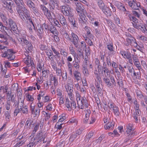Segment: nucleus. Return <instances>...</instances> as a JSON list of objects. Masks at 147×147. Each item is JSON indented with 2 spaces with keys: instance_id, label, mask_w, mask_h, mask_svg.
Returning a JSON list of instances; mask_svg holds the SVG:
<instances>
[{
  "instance_id": "f257e3e1",
  "label": "nucleus",
  "mask_w": 147,
  "mask_h": 147,
  "mask_svg": "<svg viewBox=\"0 0 147 147\" xmlns=\"http://www.w3.org/2000/svg\"><path fill=\"white\" fill-rule=\"evenodd\" d=\"M0 17L3 22L7 25H9L11 29L16 34L20 33V30L18 29L16 22L10 18H8L6 15L0 12Z\"/></svg>"
},
{
  "instance_id": "f03ea898",
  "label": "nucleus",
  "mask_w": 147,
  "mask_h": 147,
  "mask_svg": "<svg viewBox=\"0 0 147 147\" xmlns=\"http://www.w3.org/2000/svg\"><path fill=\"white\" fill-rule=\"evenodd\" d=\"M46 133L45 132L39 131L37 134L36 137L34 139L33 141L28 144L29 147H32L40 143L42 141L43 143L47 141Z\"/></svg>"
},
{
  "instance_id": "7ed1b4c3",
  "label": "nucleus",
  "mask_w": 147,
  "mask_h": 147,
  "mask_svg": "<svg viewBox=\"0 0 147 147\" xmlns=\"http://www.w3.org/2000/svg\"><path fill=\"white\" fill-rule=\"evenodd\" d=\"M126 126L127 130L125 135L126 137V139L125 142H127L136 135V133L134 129L133 124L131 123L127 124Z\"/></svg>"
},
{
  "instance_id": "20e7f679",
  "label": "nucleus",
  "mask_w": 147,
  "mask_h": 147,
  "mask_svg": "<svg viewBox=\"0 0 147 147\" xmlns=\"http://www.w3.org/2000/svg\"><path fill=\"white\" fill-rule=\"evenodd\" d=\"M3 51L4 53L2 55V57H7L10 61L15 59V56L14 55L15 53L13 51L12 49H8L7 48L6 49V50H3Z\"/></svg>"
},
{
  "instance_id": "39448f33",
  "label": "nucleus",
  "mask_w": 147,
  "mask_h": 147,
  "mask_svg": "<svg viewBox=\"0 0 147 147\" xmlns=\"http://www.w3.org/2000/svg\"><path fill=\"white\" fill-rule=\"evenodd\" d=\"M74 4L76 6V10L79 15L82 14V13L84 14H87L86 11L84 9V7L81 3L78 2H75Z\"/></svg>"
},
{
  "instance_id": "423d86ee",
  "label": "nucleus",
  "mask_w": 147,
  "mask_h": 147,
  "mask_svg": "<svg viewBox=\"0 0 147 147\" xmlns=\"http://www.w3.org/2000/svg\"><path fill=\"white\" fill-rule=\"evenodd\" d=\"M78 104L79 108L81 109H83L84 108V107L86 108H88L90 106L88 104V101L85 97H83L81 99L80 102L78 103Z\"/></svg>"
},
{
  "instance_id": "0eeeda50",
  "label": "nucleus",
  "mask_w": 147,
  "mask_h": 147,
  "mask_svg": "<svg viewBox=\"0 0 147 147\" xmlns=\"http://www.w3.org/2000/svg\"><path fill=\"white\" fill-rule=\"evenodd\" d=\"M61 10L63 14L66 16H69L72 13L71 7L68 5L61 6Z\"/></svg>"
},
{
  "instance_id": "6e6552de",
  "label": "nucleus",
  "mask_w": 147,
  "mask_h": 147,
  "mask_svg": "<svg viewBox=\"0 0 147 147\" xmlns=\"http://www.w3.org/2000/svg\"><path fill=\"white\" fill-rule=\"evenodd\" d=\"M12 1L10 0H4L3 1V6L6 9L9 10V12L11 13L13 10L11 9V3Z\"/></svg>"
},
{
  "instance_id": "1a4fd4ad",
  "label": "nucleus",
  "mask_w": 147,
  "mask_h": 147,
  "mask_svg": "<svg viewBox=\"0 0 147 147\" xmlns=\"http://www.w3.org/2000/svg\"><path fill=\"white\" fill-rule=\"evenodd\" d=\"M126 41L127 43H126V45L127 46L130 45L131 46L137 47L138 45V44L136 42V39L133 37L127 38L126 39Z\"/></svg>"
},
{
  "instance_id": "9d476101",
  "label": "nucleus",
  "mask_w": 147,
  "mask_h": 147,
  "mask_svg": "<svg viewBox=\"0 0 147 147\" xmlns=\"http://www.w3.org/2000/svg\"><path fill=\"white\" fill-rule=\"evenodd\" d=\"M40 7L44 14L47 17L48 19H51L52 17V16L51 12L44 5H40Z\"/></svg>"
},
{
  "instance_id": "9b49d317",
  "label": "nucleus",
  "mask_w": 147,
  "mask_h": 147,
  "mask_svg": "<svg viewBox=\"0 0 147 147\" xmlns=\"http://www.w3.org/2000/svg\"><path fill=\"white\" fill-rule=\"evenodd\" d=\"M71 35L73 39H71V41H70L73 43L76 48H77L78 46L79 38L78 36L74 32L71 33Z\"/></svg>"
},
{
  "instance_id": "f8f14e48",
  "label": "nucleus",
  "mask_w": 147,
  "mask_h": 147,
  "mask_svg": "<svg viewBox=\"0 0 147 147\" xmlns=\"http://www.w3.org/2000/svg\"><path fill=\"white\" fill-rule=\"evenodd\" d=\"M129 5L132 9L134 10L138 9L139 7L140 6L139 3H136L134 0L130 1L128 2Z\"/></svg>"
},
{
  "instance_id": "ddd939ff",
  "label": "nucleus",
  "mask_w": 147,
  "mask_h": 147,
  "mask_svg": "<svg viewBox=\"0 0 147 147\" xmlns=\"http://www.w3.org/2000/svg\"><path fill=\"white\" fill-rule=\"evenodd\" d=\"M102 69L101 71H100L101 72H104L105 74V76L108 77L110 75L111 71H110L107 68V65L105 62H104L103 63Z\"/></svg>"
},
{
  "instance_id": "4468645a",
  "label": "nucleus",
  "mask_w": 147,
  "mask_h": 147,
  "mask_svg": "<svg viewBox=\"0 0 147 147\" xmlns=\"http://www.w3.org/2000/svg\"><path fill=\"white\" fill-rule=\"evenodd\" d=\"M66 106L68 109H75L76 108V102L73 101H70L68 99H66Z\"/></svg>"
},
{
  "instance_id": "2eb2a0df",
  "label": "nucleus",
  "mask_w": 147,
  "mask_h": 147,
  "mask_svg": "<svg viewBox=\"0 0 147 147\" xmlns=\"http://www.w3.org/2000/svg\"><path fill=\"white\" fill-rule=\"evenodd\" d=\"M7 100L9 101H11L15 103L16 102L15 96L12 94L11 91H9L7 93Z\"/></svg>"
},
{
  "instance_id": "dca6fc26",
  "label": "nucleus",
  "mask_w": 147,
  "mask_h": 147,
  "mask_svg": "<svg viewBox=\"0 0 147 147\" xmlns=\"http://www.w3.org/2000/svg\"><path fill=\"white\" fill-rule=\"evenodd\" d=\"M109 108L111 111H112L114 114L116 116H119V108L113 104L110 103Z\"/></svg>"
},
{
  "instance_id": "f3484780",
  "label": "nucleus",
  "mask_w": 147,
  "mask_h": 147,
  "mask_svg": "<svg viewBox=\"0 0 147 147\" xmlns=\"http://www.w3.org/2000/svg\"><path fill=\"white\" fill-rule=\"evenodd\" d=\"M87 15V14H84V13L83 15L82 14L79 15L80 17V18L79 19V21L81 24L84 26L86 25V23L87 22V19L85 16V15Z\"/></svg>"
},
{
  "instance_id": "a211bd4d",
  "label": "nucleus",
  "mask_w": 147,
  "mask_h": 147,
  "mask_svg": "<svg viewBox=\"0 0 147 147\" xmlns=\"http://www.w3.org/2000/svg\"><path fill=\"white\" fill-rule=\"evenodd\" d=\"M50 3H49V5L50 9H54L55 8H57L58 7L57 0H50Z\"/></svg>"
},
{
  "instance_id": "6ab92c4d",
  "label": "nucleus",
  "mask_w": 147,
  "mask_h": 147,
  "mask_svg": "<svg viewBox=\"0 0 147 147\" xmlns=\"http://www.w3.org/2000/svg\"><path fill=\"white\" fill-rule=\"evenodd\" d=\"M107 77L105 76L103 79L104 83L109 87L112 88L113 86L110 81V79L107 78Z\"/></svg>"
},
{
  "instance_id": "aec40b11",
  "label": "nucleus",
  "mask_w": 147,
  "mask_h": 147,
  "mask_svg": "<svg viewBox=\"0 0 147 147\" xmlns=\"http://www.w3.org/2000/svg\"><path fill=\"white\" fill-rule=\"evenodd\" d=\"M67 16L68 17L69 20V22L71 23V24L74 27H76V24L75 23V21L74 18L72 13Z\"/></svg>"
},
{
  "instance_id": "412c9836",
  "label": "nucleus",
  "mask_w": 147,
  "mask_h": 147,
  "mask_svg": "<svg viewBox=\"0 0 147 147\" xmlns=\"http://www.w3.org/2000/svg\"><path fill=\"white\" fill-rule=\"evenodd\" d=\"M120 53L124 57V58H127L131 56V54L127 51H120Z\"/></svg>"
},
{
  "instance_id": "4be33fe9",
  "label": "nucleus",
  "mask_w": 147,
  "mask_h": 147,
  "mask_svg": "<svg viewBox=\"0 0 147 147\" xmlns=\"http://www.w3.org/2000/svg\"><path fill=\"white\" fill-rule=\"evenodd\" d=\"M115 4L117 6V8L120 10L123 11H126V9L124 6L123 5V4L121 2L119 1L115 3Z\"/></svg>"
},
{
  "instance_id": "5701e85b",
  "label": "nucleus",
  "mask_w": 147,
  "mask_h": 147,
  "mask_svg": "<svg viewBox=\"0 0 147 147\" xmlns=\"http://www.w3.org/2000/svg\"><path fill=\"white\" fill-rule=\"evenodd\" d=\"M102 10L103 12L106 15L109 16H111V11L109 7L105 6Z\"/></svg>"
},
{
  "instance_id": "b1692460",
  "label": "nucleus",
  "mask_w": 147,
  "mask_h": 147,
  "mask_svg": "<svg viewBox=\"0 0 147 147\" xmlns=\"http://www.w3.org/2000/svg\"><path fill=\"white\" fill-rule=\"evenodd\" d=\"M17 6L18 7V9H17V11L20 17L23 20H25V18L24 17V15H23V12L22 10H21V8H22V6L21 5Z\"/></svg>"
},
{
  "instance_id": "393cba45",
  "label": "nucleus",
  "mask_w": 147,
  "mask_h": 147,
  "mask_svg": "<svg viewBox=\"0 0 147 147\" xmlns=\"http://www.w3.org/2000/svg\"><path fill=\"white\" fill-rule=\"evenodd\" d=\"M66 90L68 93V94L69 97H72V92H73V86H66L65 87Z\"/></svg>"
},
{
  "instance_id": "a878e982",
  "label": "nucleus",
  "mask_w": 147,
  "mask_h": 147,
  "mask_svg": "<svg viewBox=\"0 0 147 147\" xmlns=\"http://www.w3.org/2000/svg\"><path fill=\"white\" fill-rule=\"evenodd\" d=\"M114 127V125L112 122H108L104 125V128L106 129H113Z\"/></svg>"
},
{
  "instance_id": "bb28decb",
  "label": "nucleus",
  "mask_w": 147,
  "mask_h": 147,
  "mask_svg": "<svg viewBox=\"0 0 147 147\" xmlns=\"http://www.w3.org/2000/svg\"><path fill=\"white\" fill-rule=\"evenodd\" d=\"M49 30L50 31L51 33L53 34H57L58 32L56 28L52 25L50 26L49 28Z\"/></svg>"
},
{
  "instance_id": "cd10ccee",
  "label": "nucleus",
  "mask_w": 147,
  "mask_h": 147,
  "mask_svg": "<svg viewBox=\"0 0 147 147\" xmlns=\"http://www.w3.org/2000/svg\"><path fill=\"white\" fill-rule=\"evenodd\" d=\"M59 20L60 23L62 24L63 26L65 27H66L67 26V23L65 19L63 16H62V17H61Z\"/></svg>"
},
{
  "instance_id": "c85d7f7f",
  "label": "nucleus",
  "mask_w": 147,
  "mask_h": 147,
  "mask_svg": "<svg viewBox=\"0 0 147 147\" xmlns=\"http://www.w3.org/2000/svg\"><path fill=\"white\" fill-rule=\"evenodd\" d=\"M75 79L77 80H80L81 79V75L80 73L78 71H75L74 73Z\"/></svg>"
},
{
  "instance_id": "c756f323",
  "label": "nucleus",
  "mask_w": 147,
  "mask_h": 147,
  "mask_svg": "<svg viewBox=\"0 0 147 147\" xmlns=\"http://www.w3.org/2000/svg\"><path fill=\"white\" fill-rule=\"evenodd\" d=\"M97 88V91L98 92V94L99 96H101L103 94L102 90V88L100 87V84L98 83L95 85Z\"/></svg>"
},
{
  "instance_id": "7c9ffc66",
  "label": "nucleus",
  "mask_w": 147,
  "mask_h": 147,
  "mask_svg": "<svg viewBox=\"0 0 147 147\" xmlns=\"http://www.w3.org/2000/svg\"><path fill=\"white\" fill-rule=\"evenodd\" d=\"M24 98H20L18 99V106H19L20 107V108H21V109H22V107H24Z\"/></svg>"
},
{
  "instance_id": "2f4dec72",
  "label": "nucleus",
  "mask_w": 147,
  "mask_h": 147,
  "mask_svg": "<svg viewBox=\"0 0 147 147\" xmlns=\"http://www.w3.org/2000/svg\"><path fill=\"white\" fill-rule=\"evenodd\" d=\"M47 55L49 56V58L51 59L53 58V57L54 56L53 53L51 50L49 49H47L45 51Z\"/></svg>"
},
{
  "instance_id": "473e14b6",
  "label": "nucleus",
  "mask_w": 147,
  "mask_h": 147,
  "mask_svg": "<svg viewBox=\"0 0 147 147\" xmlns=\"http://www.w3.org/2000/svg\"><path fill=\"white\" fill-rule=\"evenodd\" d=\"M95 63L96 66L97 67V68L98 69V71H101L102 68L101 66L100 65V61L97 58H96L95 59Z\"/></svg>"
},
{
  "instance_id": "72a5a7b5",
  "label": "nucleus",
  "mask_w": 147,
  "mask_h": 147,
  "mask_svg": "<svg viewBox=\"0 0 147 147\" xmlns=\"http://www.w3.org/2000/svg\"><path fill=\"white\" fill-rule=\"evenodd\" d=\"M79 138L77 134H76L75 133H73L70 136L69 138V141L71 142H73L76 138L78 139Z\"/></svg>"
},
{
  "instance_id": "f704fd0d",
  "label": "nucleus",
  "mask_w": 147,
  "mask_h": 147,
  "mask_svg": "<svg viewBox=\"0 0 147 147\" xmlns=\"http://www.w3.org/2000/svg\"><path fill=\"white\" fill-rule=\"evenodd\" d=\"M8 87L7 86H2L0 87V92H2L3 94L7 92Z\"/></svg>"
},
{
  "instance_id": "c9c22d12",
  "label": "nucleus",
  "mask_w": 147,
  "mask_h": 147,
  "mask_svg": "<svg viewBox=\"0 0 147 147\" xmlns=\"http://www.w3.org/2000/svg\"><path fill=\"white\" fill-rule=\"evenodd\" d=\"M25 3L29 7L32 8L34 6H35L34 3L31 0H26Z\"/></svg>"
},
{
  "instance_id": "e433bc0d",
  "label": "nucleus",
  "mask_w": 147,
  "mask_h": 147,
  "mask_svg": "<svg viewBox=\"0 0 147 147\" xmlns=\"http://www.w3.org/2000/svg\"><path fill=\"white\" fill-rule=\"evenodd\" d=\"M20 110L22 111V113L24 114L27 115L28 113V107L26 106H24L22 109L20 108Z\"/></svg>"
},
{
  "instance_id": "4c0bfd02",
  "label": "nucleus",
  "mask_w": 147,
  "mask_h": 147,
  "mask_svg": "<svg viewBox=\"0 0 147 147\" xmlns=\"http://www.w3.org/2000/svg\"><path fill=\"white\" fill-rule=\"evenodd\" d=\"M0 38L4 40L2 42H3L5 45L8 44V43L7 41V38L3 34H0Z\"/></svg>"
},
{
  "instance_id": "58836bf2",
  "label": "nucleus",
  "mask_w": 147,
  "mask_h": 147,
  "mask_svg": "<svg viewBox=\"0 0 147 147\" xmlns=\"http://www.w3.org/2000/svg\"><path fill=\"white\" fill-rule=\"evenodd\" d=\"M82 71L85 76H87L88 75V71L85 65H83Z\"/></svg>"
},
{
  "instance_id": "ea45409f",
  "label": "nucleus",
  "mask_w": 147,
  "mask_h": 147,
  "mask_svg": "<svg viewBox=\"0 0 147 147\" xmlns=\"http://www.w3.org/2000/svg\"><path fill=\"white\" fill-rule=\"evenodd\" d=\"M136 93L138 98L140 99H142L144 97L143 95L142 94V92L140 90H137L136 91Z\"/></svg>"
},
{
  "instance_id": "a19ab883",
  "label": "nucleus",
  "mask_w": 147,
  "mask_h": 147,
  "mask_svg": "<svg viewBox=\"0 0 147 147\" xmlns=\"http://www.w3.org/2000/svg\"><path fill=\"white\" fill-rule=\"evenodd\" d=\"M105 57L106 60L107 65L109 66H111V60L110 57L109 55H108L106 56Z\"/></svg>"
},
{
  "instance_id": "79ce46f5",
  "label": "nucleus",
  "mask_w": 147,
  "mask_h": 147,
  "mask_svg": "<svg viewBox=\"0 0 147 147\" xmlns=\"http://www.w3.org/2000/svg\"><path fill=\"white\" fill-rule=\"evenodd\" d=\"M16 4L17 6H19L20 5H23L24 3L22 0H13Z\"/></svg>"
},
{
  "instance_id": "37998d69",
  "label": "nucleus",
  "mask_w": 147,
  "mask_h": 147,
  "mask_svg": "<svg viewBox=\"0 0 147 147\" xmlns=\"http://www.w3.org/2000/svg\"><path fill=\"white\" fill-rule=\"evenodd\" d=\"M106 20L108 26L110 27V28L111 29H114L113 26L114 25V24H113L112 22L110 20L106 19Z\"/></svg>"
},
{
  "instance_id": "c03bdc74",
  "label": "nucleus",
  "mask_w": 147,
  "mask_h": 147,
  "mask_svg": "<svg viewBox=\"0 0 147 147\" xmlns=\"http://www.w3.org/2000/svg\"><path fill=\"white\" fill-rule=\"evenodd\" d=\"M43 114L44 115L45 118V121H47L50 117V115H51L49 113H46L45 111H43Z\"/></svg>"
},
{
  "instance_id": "a18cd8bd",
  "label": "nucleus",
  "mask_w": 147,
  "mask_h": 147,
  "mask_svg": "<svg viewBox=\"0 0 147 147\" xmlns=\"http://www.w3.org/2000/svg\"><path fill=\"white\" fill-rule=\"evenodd\" d=\"M76 100L77 102V103L78 104V103L80 102L82 98H81V96L78 92H76Z\"/></svg>"
},
{
  "instance_id": "49530a36",
  "label": "nucleus",
  "mask_w": 147,
  "mask_h": 147,
  "mask_svg": "<svg viewBox=\"0 0 147 147\" xmlns=\"http://www.w3.org/2000/svg\"><path fill=\"white\" fill-rule=\"evenodd\" d=\"M107 49L110 51H113L114 54L115 53V51H113L114 47L112 44H109L107 45Z\"/></svg>"
},
{
  "instance_id": "de8ad7c7",
  "label": "nucleus",
  "mask_w": 147,
  "mask_h": 147,
  "mask_svg": "<svg viewBox=\"0 0 147 147\" xmlns=\"http://www.w3.org/2000/svg\"><path fill=\"white\" fill-rule=\"evenodd\" d=\"M134 63V65L138 68L139 70H140L141 69H142L140 63L138 60Z\"/></svg>"
},
{
  "instance_id": "09e8293b",
  "label": "nucleus",
  "mask_w": 147,
  "mask_h": 147,
  "mask_svg": "<svg viewBox=\"0 0 147 147\" xmlns=\"http://www.w3.org/2000/svg\"><path fill=\"white\" fill-rule=\"evenodd\" d=\"M10 111H6L5 113V119L6 121H9V118L10 117Z\"/></svg>"
},
{
  "instance_id": "8fccbe9b",
  "label": "nucleus",
  "mask_w": 147,
  "mask_h": 147,
  "mask_svg": "<svg viewBox=\"0 0 147 147\" xmlns=\"http://www.w3.org/2000/svg\"><path fill=\"white\" fill-rule=\"evenodd\" d=\"M51 49H52L53 51V52L54 53L56 54V55H54V56L56 58V56H57L58 57H60L59 56V53L52 46L51 47Z\"/></svg>"
},
{
  "instance_id": "3c124183",
  "label": "nucleus",
  "mask_w": 147,
  "mask_h": 147,
  "mask_svg": "<svg viewBox=\"0 0 147 147\" xmlns=\"http://www.w3.org/2000/svg\"><path fill=\"white\" fill-rule=\"evenodd\" d=\"M140 29L143 33H147V29L144 26H140L139 28Z\"/></svg>"
},
{
  "instance_id": "603ef678",
  "label": "nucleus",
  "mask_w": 147,
  "mask_h": 147,
  "mask_svg": "<svg viewBox=\"0 0 147 147\" xmlns=\"http://www.w3.org/2000/svg\"><path fill=\"white\" fill-rule=\"evenodd\" d=\"M51 81H54L53 84L55 86H56L58 84V80L56 78V77H54L53 78H51L50 79Z\"/></svg>"
},
{
  "instance_id": "864d4df0",
  "label": "nucleus",
  "mask_w": 147,
  "mask_h": 147,
  "mask_svg": "<svg viewBox=\"0 0 147 147\" xmlns=\"http://www.w3.org/2000/svg\"><path fill=\"white\" fill-rule=\"evenodd\" d=\"M98 5L100 8L101 9H102L104 7H105L104 3L101 0L100 1L98 2Z\"/></svg>"
},
{
  "instance_id": "5fc2aeb1",
  "label": "nucleus",
  "mask_w": 147,
  "mask_h": 147,
  "mask_svg": "<svg viewBox=\"0 0 147 147\" xmlns=\"http://www.w3.org/2000/svg\"><path fill=\"white\" fill-rule=\"evenodd\" d=\"M28 21V22L30 23L33 26V28H34V25L33 24V21L32 20V19L31 18V17H30V16H29L28 17H26L25 18Z\"/></svg>"
},
{
  "instance_id": "6e6d98bb",
  "label": "nucleus",
  "mask_w": 147,
  "mask_h": 147,
  "mask_svg": "<svg viewBox=\"0 0 147 147\" xmlns=\"http://www.w3.org/2000/svg\"><path fill=\"white\" fill-rule=\"evenodd\" d=\"M68 80L66 86H73L72 80H71L70 78H68Z\"/></svg>"
},
{
  "instance_id": "4d7b16f0",
  "label": "nucleus",
  "mask_w": 147,
  "mask_h": 147,
  "mask_svg": "<svg viewBox=\"0 0 147 147\" xmlns=\"http://www.w3.org/2000/svg\"><path fill=\"white\" fill-rule=\"evenodd\" d=\"M26 48L29 51H30V52L32 51L33 47L31 42L26 46Z\"/></svg>"
},
{
  "instance_id": "13d9d810",
  "label": "nucleus",
  "mask_w": 147,
  "mask_h": 147,
  "mask_svg": "<svg viewBox=\"0 0 147 147\" xmlns=\"http://www.w3.org/2000/svg\"><path fill=\"white\" fill-rule=\"evenodd\" d=\"M5 45L3 42V43H0V50H2V52L3 53V50H6V49L7 48V47L5 46Z\"/></svg>"
},
{
  "instance_id": "bf43d9fd",
  "label": "nucleus",
  "mask_w": 147,
  "mask_h": 147,
  "mask_svg": "<svg viewBox=\"0 0 147 147\" xmlns=\"http://www.w3.org/2000/svg\"><path fill=\"white\" fill-rule=\"evenodd\" d=\"M40 109H35L33 114L35 115V116H39L40 111Z\"/></svg>"
},
{
  "instance_id": "052dcab7",
  "label": "nucleus",
  "mask_w": 147,
  "mask_h": 147,
  "mask_svg": "<svg viewBox=\"0 0 147 147\" xmlns=\"http://www.w3.org/2000/svg\"><path fill=\"white\" fill-rule=\"evenodd\" d=\"M23 15L25 18L30 16V12L28 10L23 12Z\"/></svg>"
},
{
  "instance_id": "680f3d73",
  "label": "nucleus",
  "mask_w": 147,
  "mask_h": 147,
  "mask_svg": "<svg viewBox=\"0 0 147 147\" xmlns=\"http://www.w3.org/2000/svg\"><path fill=\"white\" fill-rule=\"evenodd\" d=\"M2 29L4 30H6L7 31H5V32L6 34H7V32H9V33H10L11 32H12V31L10 29H9L8 28L6 27L5 26H3Z\"/></svg>"
},
{
  "instance_id": "e2e57ef3",
  "label": "nucleus",
  "mask_w": 147,
  "mask_h": 147,
  "mask_svg": "<svg viewBox=\"0 0 147 147\" xmlns=\"http://www.w3.org/2000/svg\"><path fill=\"white\" fill-rule=\"evenodd\" d=\"M18 109H16L14 112V115L15 116H17V114L18 113H19L21 111L20 108H19L18 106Z\"/></svg>"
},
{
  "instance_id": "0e129e2a",
  "label": "nucleus",
  "mask_w": 147,
  "mask_h": 147,
  "mask_svg": "<svg viewBox=\"0 0 147 147\" xmlns=\"http://www.w3.org/2000/svg\"><path fill=\"white\" fill-rule=\"evenodd\" d=\"M49 70H42V76L45 77H48V73H49Z\"/></svg>"
},
{
  "instance_id": "69168bd1",
  "label": "nucleus",
  "mask_w": 147,
  "mask_h": 147,
  "mask_svg": "<svg viewBox=\"0 0 147 147\" xmlns=\"http://www.w3.org/2000/svg\"><path fill=\"white\" fill-rule=\"evenodd\" d=\"M18 85L17 84H14L11 86V88L13 90H17L18 89Z\"/></svg>"
},
{
  "instance_id": "338daca9",
  "label": "nucleus",
  "mask_w": 147,
  "mask_h": 147,
  "mask_svg": "<svg viewBox=\"0 0 147 147\" xmlns=\"http://www.w3.org/2000/svg\"><path fill=\"white\" fill-rule=\"evenodd\" d=\"M31 124V120L29 119H28V120L26 121L25 126H26L27 128H28L30 127Z\"/></svg>"
},
{
  "instance_id": "774afa93",
  "label": "nucleus",
  "mask_w": 147,
  "mask_h": 147,
  "mask_svg": "<svg viewBox=\"0 0 147 147\" xmlns=\"http://www.w3.org/2000/svg\"><path fill=\"white\" fill-rule=\"evenodd\" d=\"M127 68L129 72L131 74H132L133 71H134V69L132 65L128 66Z\"/></svg>"
}]
</instances>
